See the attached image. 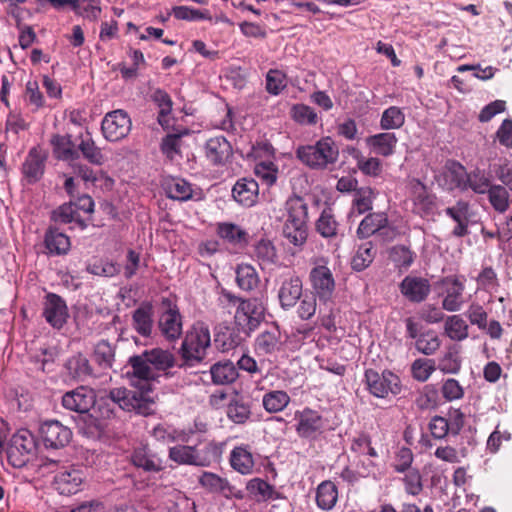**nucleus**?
Here are the masks:
<instances>
[{
	"mask_svg": "<svg viewBox=\"0 0 512 512\" xmlns=\"http://www.w3.org/2000/svg\"><path fill=\"white\" fill-rule=\"evenodd\" d=\"M128 363L132 368V374L144 380L145 383L141 386L140 390L113 389L110 391L108 399L123 410L135 411L144 416L151 415L154 413V400L149 396L151 391L149 381L155 379V370L150 363L146 351L130 357Z\"/></svg>",
	"mask_w": 512,
	"mask_h": 512,
	"instance_id": "nucleus-1",
	"label": "nucleus"
},
{
	"mask_svg": "<svg viewBox=\"0 0 512 512\" xmlns=\"http://www.w3.org/2000/svg\"><path fill=\"white\" fill-rule=\"evenodd\" d=\"M226 311L234 315L229 335L232 348L240 346L260 324L262 311L256 300H244L226 292Z\"/></svg>",
	"mask_w": 512,
	"mask_h": 512,
	"instance_id": "nucleus-2",
	"label": "nucleus"
},
{
	"mask_svg": "<svg viewBox=\"0 0 512 512\" xmlns=\"http://www.w3.org/2000/svg\"><path fill=\"white\" fill-rule=\"evenodd\" d=\"M339 150L331 137H323L313 145H302L296 157L311 169L323 170L338 160Z\"/></svg>",
	"mask_w": 512,
	"mask_h": 512,
	"instance_id": "nucleus-3",
	"label": "nucleus"
},
{
	"mask_svg": "<svg viewBox=\"0 0 512 512\" xmlns=\"http://www.w3.org/2000/svg\"><path fill=\"white\" fill-rule=\"evenodd\" d=\"M363 382L368 392L376 398L385 399L402 391L400 377L388 369L381 373L375 369H366Z\"/></svg>",
	"mask_w": 512,
	"mask_h": 512,
	"instance_id": "nucleus-4",
	"label": "nucleus"
},
{
	"mask_svg": "<svg viewBox=\"0 0 512 512\" xmlns=\"http://www.w3.org/2000/svg\"><path fill=\"white\" fill-rule=\"evenodd\" d=\"M210 345V334L208 328L204 326H194L193 329L187 333L182 346V357L187 364L192 365L194 362H200L204 355L206 348Z\"/></svg>",
	"mask_w": 512,
	"mask_h": 512,
	"instance_id": "nucleus-5",
	"label": "nucleus"
},
{
	"mask_svg": "<svg viewBox=\"0 0 512 512\" xmlns=\"http://www.w3.org/2000/svg\"><path fill=\"white\" fill-rule=\"evenodd\" d=\"M297 424L295 430L300 438L315 440L325 429V420L322 415L309 407L295 412Z\"/></svg>",
	"mask_w": 512,
	"mask_h": 512,
	"instance_id": "nucleus-6",
	"label": "nucleus"
},
{
	"mask_svg": "<svg viewBox=\"0 0 512 512\" xmlns=\"http://www.w3.org/2000/svg\"><path fill=\"white\" fill-rule=\"evenodd\" d=\"M314 267L309 273L311 286L321 300H328L335 290V280L327 260L319 258L314 261Z\"/></svg>",
	"mask_w": 512,
	"mask_h": 512,
	"instance_id": "nucleus-7",
	"label": "nucleus"
},
{
	"mask_svg": "<svg viewBox=\"0 0 512 512\" xmlns=\"http://www.w3.org/2000/svg\"><path fill=\"white\" fill-rule=\"evenodd\" d=\"M101 130L108 141H119L131 130L130 117L127 112L120 109L108 112L102 120Z\"/></svg>",
	"mask_w": 512,
	"mask_h": 512,
	"instance_id": "nucleus-8",
	"label": "nucleus"
},
{
	"mask_svg": "<svg viewBox=\"0 0 512 512\" xmlns=\"http://www.w3.org/2000/svg\"><path fill=\"white\" fill-rule=\"evenodd\" d=\"M40 436L45 447L59 449L65 447L70 442L72 432L61 422L57 420H50L41 425Z\"/></svg>",
	"mask_w": 512,
	"mask_h": 512,
	"instance_id": "nucleus-9",
	"label": "nucleus"
},
{
	"mask_svg": "<svg viewBox=\"0 0 512 512\" xmlns=\"http://www.w3.org/2000/svg\"><path fill=\"white\" fill-rule=\"evenodd\" d=\"M83 471L73 465L62 467L54 477L55 489L62 495L75 494L81 489Z\"/></svg>",
	"mask_w": 512,
	"mask_h": 512,
	"instance_id": "nucleus-10",
	"label": "nucleus"
},
{
	"mask_svg": "<svg viewBox=\"0 0 512 512\" xmlns=\"http://www.w3.org/2000/svg\"><path fill=\"white\" fill-rule=\"evenodd\" d=\"M34 447V437L32 433L27 429L18 430L11 438L10 447L7 451V457L9 462L14 467H21L24 463V459H20L18 455L29 454Z\"/></svg>",
	"mask_w": 512,
	"mask_h": 512,
	"instance_id": "nucleus-11",
	"label": "nucleus"
},
{
	"mask_svg": "<svg viewBox=\"0 0 512 512\" xmlns=\"http://www.w3.org/2000/svg\"><path fill=\"white\" fill-rule=\"evenodd\" d=\"M62 405L80 414L87 413L95 405L94 391L81 386L66 392L62 397Z\"/></svg>",
	"mask_w": 512,
	"mask_h": 512,
	"instance_id": "nucleus-12",
	"label": "nucleus"
},
{
	"mask_svg": "<svg viewBox=\"0 0 512 512\" xmlns=\"http://www.w3.org/2000/svg\"><path fill=\"white\" fill-rule=\"evenodd\" d=\"M399 289L408 301L421 303L430 294L431 285L426 278L408 275L399 284Z\"/></svg>",
	"mask_w": 512,
	"mask_h": 512,
	"instance_id": "nucleus-13",
	"label": "nucleus"
},
{
	"mask_svg": "<svg viewBox=\"0 0 512 512\" xmlns=\"http://www.w3.org/2000/svg\"><path fill=\"white\" fill-rule=\"evenodd\" d=\"M133 466L148 473H157L163 470V461L148 445H141L133 449L130 455Z\"/></svg>",
	"mask_w": 512,
	"mask_h": 512,
	"instance_id": "nucleus-14",
	"label": "nucleus"
},
{
	"mask_svg": "<svg viewBox=\"0 0 512 512\" xmlns=\"http://www.w3.org/2000/svg\"><path fill=\"white\" fill-rule=\"evenodd\" d=\"M233 200L243 207H253L258 202L259 185L253 178L243 177L232 187Z\"/></svg>",
	"mask_w": 512,
	"mask_h": 512,
	"instance_id": "nucleus-15",
	"label": "nucleus"
},
{
	"mask_svg": "<svg viewBox=\"0 0 512 512\" xmlns=\"http://www.w3.org/2000/svg\"><path fill=\"white\" fill-rule=\"evenodd\" d=\"M287 275L282 281L278 292L280 305L285 310L294 307L302 296V280L300 277L295 272L288 273Z\"/></svg>",
	"mask_w": 512,
	"mask_h": 512,
	"instance_id": "nucleus-16",
	"label": "nucleus"
},
{
	"mask_svg": "<svg viewBox=\"0 0 512 512\" xmlns=\"http://www.w3.org/2000/svg\"><path fill=\"white\" fill-rule=\"evenodd\" d=\"M43 314L46 321L54 328H62L68 318V309L65 301L56 294H48Z\"/></svg>",
	"mask_w": 512,
	"mask_h": 512,
	"instance_id": "nucleus-17",
	"label": "nucleus"
},
{
	"mask_svg": "<svg viewBox=\"0 0 512 512\" xmlns=\"http://www.w3.org/2000/svg\"><path fill=\"white\" fill-rule=\"evenodd\" d=\"M445 214L456 222L452 235L458 238L469 234L470 204L465 200H458L455 205L447 207Z\"/></svg>",
	"mask_w": 512,
	"mask_h": 512,
	"instance_id": "nucleus-18",
	"label": "nucleus"
},
{
	"mask_svg": "<svg viewBox=\"0 0 512 512\" xmlns=\"http://www.w3.org/2000/svg\"><path fill=\"white\" fill-rule=\"evenodd\" d=\"M46 154L39 147H33L22 165V173L28 183H36L45 170Z\"/></svg>",
	"mask_w": 512,
	"mask_h": 512,
	"instance_id": "nucleus-19",
	"label": "nucleus"
},
{
	"mask_svg": "<svg viewBox=\"0 0 512 512\" xmlns=\"http://www.w3.org/2000/svg\"><path fill=\"white\" fill-rule=\"evenodd\" d=\"M163 305L167 308L159 319L160 330L167 339H175L182 332L181 316L176 306L172 307L169 300H164Z\"/></svg>",
	"mask_w": 512,
	"mask_h": 512,
	"instance_id": "nucleus-20",
	"label": "nucleus"
},
{
	"mask_svg": "<svg viewBox=\"0 0 512 512\" xmlns=\"http://www.w3.org/2000/svg\"><path fill=\"white\" fill-rule=\"evenodd\" d=\"M50 144L53 149V155L58 160L73 161L80 157V154L72 141V137L69 134H54L50 139Z\"/></svg>",
	"mask_w": 512,
	"mask_h": 512,
	"instance_id": "nucleus-21",
	"label": "nucleus"
},
{
	"mask_svg": "<svg viewBox=\"0 0 512 512\" xmlns=\"http://www.w3.org/2000/svg\"><path fill=\"white\" fill-rule=\"evenodd\" d=\"M412 201L414 211L420 215L430 214L435 206L434 196L428 193L426 186L419 180L412 181Z\"/></svg>",
	"mask_w": 512,
	"mask_h": 512,
	"instance_id": "nucleus-22",
	"label": "nucleus"
},
{
	"mask_svg": "<svg viewBox=\"0 0 512 512\" xmlns=\"http://www.w3.org/2000/svg\"><path fill=\"white\" fill-rule=\"evenodd\" d=\"M366 142L376 154L389 157L395 153L398 139L392 132H382L369 136Z\"/></svg>",
	"mask_w": 512,
	"mask_h": 512,
	"instance_id": "nucleus-23",
	"label": "nucleus"
},
{
	"mask_svg": "<svg viewBox=\"0 0 512 512\" xmlns=\"http://www.w3.org/2000/svg\"><path fill=\"white\" fill-rule=\"evenodd\" d=\"M388 217L386 213H369L360 222L356 234L360 239H366L376 232L387 227Z\"/></svg>",
	"mask_w": 512,
	"mask_h": 512,
	"instance_id": "nucleus-24",
	"label": "nucleus"
},
{
	"mask_svg": "<svg viewBox=\"0 0 512 512\" xmlns=\"http://www.w3.org/2000/svg\"><path fill=\"white\" fill-rule=\"evenodd\" d=\"M388 257L394 267L402 273L413 265L417 256L409 246L398 244L389 249Z\"/></svg>",
	"mask_w": 512,
	"mask_h": 512,
	"instance_id": "nucleus-25",
	"label": "nucleus"
},
{
	"mask_svg": "<svg viewBox=\"0 0 512 512\" xmlns=\"http://www.w3.org/2000/svg\"><path fill=\"white\" fill-rule=\"evenodd\" d=\"M254 255L262 269H270L279 262L276 247L268 239H261L255 244Z\"/></svg>",
	"mask_w": 512,
	"mask_h": 512,
	"instance_id": "nucleus-26",
	"label": "nucleus"
},
{
	"mask_svg": "<svg viewBox=\"0 0 512 512\" xmlns=\"http://www.w3.org/2000/svg\"><path fill=\"white\" fill-rule=\"evenodd\" d=\"M338 500V488L330 480L322 481L316 489V504L323 511L333 509Z\"/></svg>",
	"mask_w": 512,
	"mask_h": 512,
	"instance_id": "nucleus-27",
	"label": "nucleus"
},
{
	"mask_svg": "<svg viewBox=\"0 0 512 512\" xmlns=\"http://www.w3.org/2000/svg\"><path fill=\"white\" fill-rule=\"evenodd\" d=\"M79 140L77 150L79 154H82L85 160L97 166L104 164L106 158L102 153L101 148L95 144V141L89 133H86V135H80Z\"/></svg>",
	"mask_w": 512,
	"mask_h": 512,
	"instance_id": "nucleus-28",
	"label": "nucleus"
},
{
	"mask_svg": "<svg viewBox=\"0 0 512 512\" xmlns=\"http://www.w3.org/2000/svg\"><path fill=\"white\" fill-rule=\"evenodd\" d=\"M287 219L285 224L306 226L308 220V207L303 198L294 197L286 202Z\"/></svg>",
	"mask_w": 512,
	"mask_h": 512,
	"instance_id": "nucleus-29",
	"label": "nucleus"
},
{
	"mask_svg": "<svg viewBox=\"0 0 512 512\" xmlns=\"http://www.w3.org/2000/svg\"><path fill=\"white\" fill-rule=\"evenodd\" d=\"M281 332L278 327L263 331L255 340V350L260 355L273 354L279 348Z\"/></svg>",
	"mask_w": 512,
	"mask_h": 512,
	"instance_id": "nucleus-30",
	"label": "nucleus"
},
{
	"mask_svg": "<svg viewBox=\"0 0 512 512\" xmlns=\"http://www.w3.org/2000/svg\"><path fill=\"white\" fill-rule=\"evenodd\" d=\"M226 250L234 253L243 251L247 244L249 235L240 226L233 223H226Z\"/></svg>",
	"mask_w": 512,
	"mask_h": 512,
	"instance_id": "nucleus-31",
	"label": "nucleus"
},
{
	"mask_svg": "<svg viewBox=\"0 0 512 512\" xmlns=\"http://www.w3.org/2000/svg\"><path fill=\"white\" fill-rule=\"evenodd\" d=\"M169 458L178 464L203 465L195 446L177 445L171 447Z\"/></svg>",
	"mask_w": 512,
	"mask_h": 512,
	"instance_id": "nucleus-32",
	"label": "nucleus"
},
{
	"mask_svg": "<svg viewBox=\"0 0 512 512\" xmlns=\"http://www.w3.org/2000/svg\"><path fill=\"white\" fill-rule=\"evenodd\" d=\"M464 285L457 279H453L447 286L446 296L442 301L443 309L454 312L460 310L463 304Z\"/></svg>",
	"mask_w": 512,
	"mask_h": 512,
	"instance_id": "nucleus-33",
	"label": "nucleus"
},
{
	"mask_svg": "<svg viewBox=\"0 0 512 512\" xmlns=\"http://www.w3.org/2000/svg\"><path fill=\"white\" fill-rule=\"evenodd\" d=\"M52 219L56 223L60 224L76 223L81 229H85L87 226L85 221L80 218L79 213L72 202L65 203L54 210L52 213Z\"/></svg>",
	"mask_w": 512,
	"mask_h": 512,
	"instance_id": "nucleus-34",
	"label": "nucleus"
},
{
	"mask_svg": "<svg viewBox=\"0 0 512 512\" xmlns=\"http://www.w3.org/2000/svg\"><path fill=\"white\" fill-rule=\"evenodd\" d=\"M45 245L50 253L60 255L67 253L70 249V240L58 229L50 228L45 235Z\"/></svg>",
	"mask_w": 512,
	"mask_h": 512,
	"instance_id": "nucleus-35",
	"label": "nucleus"
},
{
	"mask_svg": "<svg viewBox=\"0 0 512 512\" xmlns=\"http://www.w3.org/2000/svg\"><path fill=\"white\" fill-rule=\"evenodd\" d=\"M290 396L283 390L269 391L262 398V405L269 413L283 411L290 403Z\"/></svg>",
	"mask_w": 512,
	"mask_h": 512,
	"instance_id": "nucleus-36",
	"label": "nucleus"
},
{
	"mask_svg": "<svg viewBox=\"0 0 512 512\" xmlns=\"http://www.w3.org/2000/svg\"><path fill=\"white\" fill-rule=\"evenodd\" d=\"M230 464L239 473L246 475L252 472L254 460L252 454L245 448L236 447L230 455Z\"/></svg>",
	"mask_w": 512,
	"mask_h": 512,
	"instance_id": "nucleus-37",
	"label": "nucleus"
},
{
	"mask_svg": "<svg viewBox=\"0 0 512 512\" xmlns=\"http://www.w3.org/2000/svg\"><path fill=\"white\" fill-rule=\"evenodd\" d=\"M375 196L376 194L373 188L369 186L360 187L354 193L352 209L359 215L372 210Z\"/></svg>",
	"mask_w": 512,
	"mask_h": 512,
	"instance_id": "nucleus-38",
	"label": "nucleus"
},
{
	"mask_svg": "<svg viewBox=\"0 0 512 512\" xmlns=\"http://www.w3.org/2000/svg\"><path fill=\"white\" fill-rule=\"evenodd\" d=\"M338 222L335 219L333 209H323L316 221V231L324 238H332L337 235Z\"/></svg>",
	"mask_w": 512,
	"mask_h": 512,
	"instance_id": "nucleus-39",
	"label": "nucleus"
},
{
	"mask_svg": "<svg viewBox=\"0 0 512 512\" xmlns=\"http://www.w3.org/2000/svg\"><path fill=\"white\" fill-rule=\"evenodd\" d=\"M132 326L140 335L149 337L153 329V319L150 308H137L132 314Z\"/></svg>",
	"mask_w": 512,
	"mask_h": 512,
	"instance_id": "nucleus-40",
	"label": "nucleus"
},
{
	"mask_svg": "<svg viewBox=\"0 0 512 512\" xmlns=\"http://www.w3.org/2000/svg\"><path fill=\"white\" fill-rule=\"evenodd\" d=\"M444 331L454 341H463L468 337V325L460 315L448 316L445 321Z\"/></svg>",
	"mask_w": 512,
	"mask_h": 512,
	"instance_id": "nucleus-41",
	"label": "nucleus"
},
{
	"mask_svg": "<svg viewBox=\"0 0 512 512\" xmlns=\"http://www.w3.org/2000/svg\"><path fill=\"white\" fill-rule=\"evenodd\" d=\"M376 255L371 241L361 244L352 258L351 266L355 271H363L373 262Z\"/></svg>",
	"mask_w": 512,
	"mask_h": 512,
	"instance_id": "nucleus-42",
	"label": "nucleus"
},
{
	"mask_svg": "<svg viewBox=\"0 0 512 512\" xmlns=\"http://www.w3.org/2000/svg\"><path fill=\"white\" fill-rule=\"evenodd\" d=\"M93 360L102 369H110L115 360V348L107 341H99L94 348Z\"/></svg>",
	"mask_w": 512,
	"mask_h": 512,
	"instance_id": "nucleus-43",
	"label": "nucleus"
},
{
	"mask_svg": "<svg viewBox=\"0 0 512 512\" xmlns=\"http://www.w3.org/2000/svg\"><path fill=\"white\" fill-rule=\"evenodd\" d=\"M66 368L69 374L78 380H85L92 375V369L89 360L82 354H77L68 359Z\"/></svg>",
	"mask_w": 512,
	"mask_h": 512,
	"instance_id": "nucleus-44",
	"label": "nucleus"
},
{
	"mask_svg": "<svg viewBox=\"0 0 512 512\" xmlns=\"http://www.w3.org/2000/svg\"><path fill=\"white\" fill-rule=\"evenodd\" d=\"M226 415L236 424H244L251 415L249 405L239 397L230 400L226 408Z\"/></svg>",
	"mask_w": 512,
	"mask_h": 512,
	"instance_id": "nucleus-45",
	"label": "nucleus"
},
{
	"mask_svg": "<svg viewBox=\"0 0 512 512\" xmlns=\"http://www.w3.org/2000/svg\"><path fill=\"white\" fill-rule=\"evenodd\" d=\"M165 191L169 198L186 201L192 197V188L184 179L173 178L165 183Z\"/></svg>",
	"mask_w": 512,
	"mask_h": 512,
	"instance_id": "nucleus-46",
	"label": "nucleus"
},
{
	"mask_svg": "<svg viewBox=\"0 0 512 512\" xmlns=\"http://www.w3.org/2000/svg\"><path fill=\"white\" fill-rule=\"evenodd\" d=\"M236 283L242 290L250 291L258 284V275L256 270L248 264L238 265L236 268Z\"/></svg>",
	"mask_w": 512,
	"mask_h": 512,
	"instance_id": "nucleus-47",
	"label": "nucleus"
},
{
	"mask_svg": "<svg viewBox=\"0 0 512 512\" xmlns=\"http://www.w3.org/2000/svg\"><path fill=\"white\" fill-rule=\"evenodd\" d=\"M469 173L465 167L459 162H452L447 166L446 179L449 181L450 188H458L462 191L466 190V182Z\"/></svg>",
	"mask_w": 512,
	"mask_h": 512,
	"instance_id": "nucleus-48",
	"label": "nucleus"
},
{
	"mask_svg": "<svg viewBox=\"0 0 512 512\" xmlns=\"http://www.w3.org/2000/svg\"><path fill=\"white\" fill-rule=\"evenodd\" d=\"M405 123V114L401 108L390 106L385 109L380 119V127L383 130L399 129Z\"/></svg>",
	"mask_w": 512,
	"mask_h": 512,
	"instance_id": "nucleus-49",
	"label": "nucleus"
},
{
	"mask_svg": "<svg viewBox=\"0 0 512 512\" xmlns=\"http://www.w3.org/2000/svg\"><path fill=\"white\" fill-rule=\"evenodd\" d=\"M357 168L366 176L379 177L383 171V165L379 158L365 157L360 152L354 156Z\"/></svg>",
	"mask_w": 512,
	"mask_h": 512,
	"instance_id": "nucleus-50",
	"label": "nucleus"
},
{
	"mask_svg": "<svg viewBox=\"0 0 512 512\" xmlns=\"http://www.w3.org/2000/svg\"><path fill=\"white\" fill-rule=\"evenodd\" d=\"M145 351L155 371H165L175 365L174 356L169 351L160 348Z\"/></svg>",
	"mask_w": 512,
	"mask_h": 512,
	"instance_id": "nucleus-51",
	"label": "nucleus"
},
{
	"mask_svg": "<svg viewBox=\"0 0 512 512\" xmlns=\"http://www.w3.org/2000/svg\"><path fill=\"white\" fill-rule=\"evenodd\" d=\"M459 348L450 346L439 361L438 368L446 374H457L461 369Z\"/></svg>",
	"mask_w": 512,
	"mask_h": 512,
	"instance_id": "nucleus-52",
	"label": "nucleus"
},
{
	"mask_svg": "<svg viewBox=\"0 0 512 512\" xmlns=\"http://www.w3.org/2000/svg\"><path fill=\"white\" fill-rule=\"evenodd\" d=\"M350 450L358 455H368L372 458L378 457V452L372 446L371 436L366 432H360L353 437Z\"/></svg>",
	"mask_w": 512,
	"mask_h": 512,
	"instance_id": "nucleus-53",
	"label": "nucleus"
},
{
	"mask_svg": "<svg viewBox=\"0 0 512 512\" xmlns=\"http://www.w3.org/2000/svg\"><path fill=\"white\" fill-rule=\"evenodd\" d=\"M435 370L434 359L418 358L411 365L412 377L419 382L427 381Z\"/></svg>",
	"mask_w": 512,
	"mask_h": 512,
	"instance_id": "nucleus-54",
	"label": "nucleus"
},
{
	"mask_svg": "<svg viewBox=\"0 0 512 512\" xmlns=\"http://www.w3.org/2000/svg\"><path fill=\"white\" fill-rule=\"evenodd\" d=\"M441 341L438 335L433 331H428L419 335L415 342L418 352L424 355H433L440 347Z\"/></svg>",
	"mask_w": 512,
	"mask_h": 512,
	"instance_id": "nucleus-55",
	"label": "nucleus"
},
{
	"mask_svg": "<svg viewBox=\"0 0 512 512\" xmlns=\"http://www.w3.org/2000/svg\"><path fill=\"white\" fill-rule=\"evenodd\" d=\"M487 193L489 202L496 211L504 213L509 208V193L505 187L493 185Z\"/></svg>",
	"mask_w": 512,
	"mask_h": 512,
	"instance_id": "nucleus-56",
	"label": "nucleus"
},
{
	"mask_svg": "<svg viewBox=\"0 0 512 512\" xmlns=\"http://www.w3.org/2000/svg\"><path fill=\"white\" fill-rule=\"evenodd\" d=\"M287 87V76L278 69H270L266 74V91L274 96Z\"/></svg>",
	"mask_w": 512,
	"mask_h": 512,
	"instance_id": "nucleus-57",
	"label": "nucleus"
},
{
	"mask_svg": "<svg viewBox=\"0 0 512 512\" xmlns=\"http://www.w3.org/2000/svg\"><path fill=\"white\" fill-rule=\"evenodd\" d=\"M255 174L268 186L275 184L278 175V166L270 161L257 162L254 167Z\"/></svg>",
	"mask_w": 512,
	"mask_h": 512,
	"instance_id": "nucleus-58",
	"label": "nucleus"
},
{
	"mask_svg": "<svg viewBox=\"0 0 512 512\" xmlns=\"http://www.w3.org/2000/svg\"><path fill=\"white\" fill-rule=\"evenodd\" d=\"M151 434L157 441L167 443L175 442L177 440L182 442L188 441L187 435L185 433L177 432L175 429H172L170 426H166L164 424L156 425L153 428Z\"/></svg>",
	"mask_w": 512,
	"mask_h": 512,
	"instance_id": "nucleus-59",
	"label": "nucleus"
},
{
	"mask_svg": "<svg viewBox=\"0 0 512 512\" xmlns=\"http://www.w3.org/2000/svg\"><path fill=\"white\" fill-rule=\"evenodd\" d=\"M246 488L251 494L260 496L263 500L274 499V486L261 478L249 480Z\"/></svg>",
	"mask_w": 512,
	"mask_h": 512,
	"instance_id": "nucleus-60",
	"label": "nucleus"
},
{
	"mask_svg": "<svg viewBox=\"0 0 512 512\" xmlns=\"http://www.w3.org/2000/svg\"><path fill=\"white\" fill-rule=\"evenodd\" d=\"M292 118L299 124L314 125L318 121L315 110L305 104H295L291 109Z\"/></svg>",
	"mask_w": 512,
	"mask_h": 512,
	"instance_id": "nucleus-61",
	"label": "nucleus"
},
{
	"mask_svg": "<svg viewBox=\"0 0 512 512\" xmlns=\"http://www.w3.org/2000/svg\"><path fill=\"white\" fill-rule=\"evenodd\" d=\"M87 271L93 275L112 277L120 272V266L108 260H97L87 266Z\"/></svg>",
	"mask_w": 512,
	"mask_h": 512,
	"instance_id": "nucleus-62",
	"label": "nucleus"
},
{
	"mask_svg": "<svg viewBox=\"0 0 512 512\" xmlns=\"http://www.w3.org/2000/svg\"><path fill=\"white\" fill-rule=\"evenodd\" d=\"M283 235L289 243L295 246H302L307 240V226L284 224Z\"/></svg>",
	"mask_w": 512,
	"mask_h": 512,
	"instance_id": "nucleus-63",
	"label": "nucleus"
},
{
	"mask_svg": "<svg viewBox=\"0 0 512 512\" xmlns=\"http://www.w3.org/2000/svg\"><path fill=\"white\" fill-rule=\"evenodd\" d=\"M468 179L469 180L466 182V190L471 189L475 193L484 194L487 193L491 187L489 179L480 171L469 173Z\"/></svg>",
	"mask_w": 512,
	"mask_h": 512,
	"instance_id": "nucleus-64",
	"label": "nucleus"
}]
</instances>
